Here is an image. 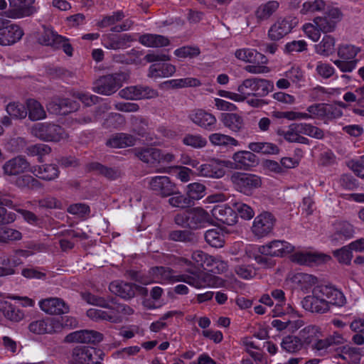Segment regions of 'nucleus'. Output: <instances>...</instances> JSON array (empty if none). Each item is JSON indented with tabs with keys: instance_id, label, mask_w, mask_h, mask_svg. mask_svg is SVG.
Returning <instances> with one entry per match:
<instances>
[{
	"instance_id": "17",
	"label": "nucleus",
	"mask_w": 364,
	"mask_h": 364,
	"mask_svg": "<svg viewBox=\"0 0 364 364\" xmlns=\"http://www.w3.org/2000/svg\"><path fill=\"white\" fill-rule=\"evenodd\" d=\"M259 252L271 257H284L292 253L295 247L289 242L284 240H274L264 245L259 246Z\"/></svg>"
},
{
	"instance_id": "33",
	"label": "nucleus",
	"mask_w": 364,
	"mask_h": 364,
	"mask_svg": "<svg viewBox=\"0 0 364 364\" xmlns=\"http://www.w3.org/2000/svg\"><path fill=\"white\" fill-rule=\"evenodd\" d=\"M109 291L123 298L129 299L135 294V287L129 283H124L119 281L112 282L109 287Z\"/></svg>"
},
{
	"instance_id": "4",
	"label": "nucleus",
	"mask_w": 364,
	"mask_h": 364,
	"mask_svg": "<svg viewBox=\"0 0 364 364\" xmlns=\"http://www.w3.org/2000/svg\"><path fill=\"white\" fill-rule=\"evenodd\" d=\"M230 181L235 191L247 196H252L262 185L261 176L242 172L233 173L230 176Z\"/></svg>"
},
{
	"instance_id": "52",
	"label": "nucleus",
	"mask_w": 364,
	"mask_h": 364,
	"mask_svg": "<svg viewBox=\"0 0 364 364\" xmlns=\"http://www.w3.org/2000/svg\"><path fill=\"white\" fill-rule=\"evenodd\" d=\"M4 206L12 207L11 201L9 199L0 197V225L11 223L15 220L14 214L7 213Z\"/></svg>"
},
{
	"instance_id": "51",
	"label": "nucleus",
	"mask_w": 364,
	"mask_h": 364,
	"mask_svg": "<svg viewBox=\"0 0 364 364\" xmlns=\"http://www.w3.org/2000/svg\"><path fill=\"white\" fill-rule=\"evenodd\" d=\"M161 156V151L155 148H149L138 153V157L145 163L151 165L156 164V159Z\"/></svg>"
},
{
	"instance_id": "3",
	"label": "nucleus",
	"mask_w": 364,
	"mask_h": 364,
	"mask_svg": "<svg viewBox=\"0 0 364 364\" xmlns=\"http://www.w3.org/2000/svg\"><path fill=\"white\" fill-rule=\"evenodd\" d=\"M129 78V74L127 72L103 75L95 81L92 90L100 95H111L115 93L122 86L123 82H127Z\"/></svg>"
},
{
	"instance_id": "1",
	"label": "nucleus",
	"mask_w": 364,
	"mask_h": 364,
	"mask_svg": "<svg viewBox=\"0 0 364 364\" xmlns=\"http://www.w3.org/2000/svg\"><path fill=\"white\" fill-rule=\"evenodd\" d=\"M346 302L342 291L332 286H318L313 289L311 295L301 301L302 307L311 313L325 314L332 306H343Z\"/></svg>"
},
{
	"instance_id": "50",
	"label": "nucleus",
	"mask_w": 364,
	"mask_h": 364,
	"mask_svg": "<svg viewBox=\"0 0 364 364\" xmlns=\"http://www.w3.org/2000/svg\"><path fill=\"white\" fill-rule=\"evenodd\" d=\"M294 129L298 130L301 134H304L316 139H322L323 136V132L322 130L309 124L299 123L298 125L294 127Z\"/></svg>"
},
{
	"instance_id": "41",
	"label": "nucleus",
	"mask_w": 364,
	"mask_h": 364,
	"mask_svg": "<svg viewBox=\"0 0 364 364\" xmlns=\"http://www.w3.org/2000/svg\"><path fill=\"white\" fill-rule=\"evenodd\" d=\"M248 148L254 152L267 155H276L279 153V148L271 142H251Z\"/></svg>"
},
{
	"instance_id": "11",
	"label": "nucleus",
	"mask_w": 364,
	"mask_h": 364,
	"mask_svg": "<svg viewBox=\"0 0 364 364\" xmlns=\"http://www.w3.org/2000/svg\"><path fill=\"white\" fill-rule=\"evenodd\" d=\"M233 168V164L228 160L213 159L208 164L200 165L198 168V174L202 177L220 178L227 170Z\"/></svg>"
},
{
	"instance_id": "28",
	"label": "nucleus",
	"mask_w": 364,
	"mask_h": 364,
	"mask_svg": "<svg viewBox=\"0 0 364 364\" xmlns=\"http://www.w3.org/2000/svg\"><path fill=\"white\" fill-rule=\"evenodd\" d=\"M102 340V335L94 331H78L65 337L67 342L98 343Z\"/></svg>"
},
{
	"instance_id": "40",
	"label": "nucleus",
	"mask_w": 364,
	"mask_h": 364,
	"mask_svg": "<svg viewBox=\"0 0 364 364\" xmlns=\"http://www.w3.org/2000/svg\"><path fill=\"white\" fill-rule=\"evenodd\" d=\"M335 44L336 40L333 36L325 35L321 41L315 45V50L321 55L329 56L334 53Z\"/></svg>"
},
{
	"instance_id": "23",
	"label": "nucleus",
	"mask_w": 364,
	"mask_h": 364,
	"mask_svg": "<svg viewBox=\"0 0 364 364\" xmlns=\"http://www.w3.org/2000/svg\"><path fill=\"white\" fill-rule=\"evenodd\" d=\"M40 309L48 314H63L69 311V306L57 297L48 298L39 301Z\"/></svg>"
},
{
	"instance_id": "54",
	"label": "nucleus",
	"mask_w": 364,
	"mask_h": 364,
	"mask_svg": "<svg viewBox=\"0 0 364 364\" xmlns=\"http://www.w3.org/2000/svg\"><path fill=\"white\" fill-rule=\"evenodd\" d=\"M232 206L240 218L244 220H251L255 215L254 210L242 202H235L232 203Z\"/></svg>"
},
{
	"instance_id": "27",
	"label": "nucleus",
	"mask_w": 364,
	"mask_h": 364,
	"mask_svg": "<svg viewBox=\"0 0 364 364\" xmlns=\"http://www.w3.org/2000/svg\"><path fill=\"white\" fill-rule=\"evenodd\" d=\"M188 216L191 217L188 227L192 229L204 228L213 223V219L209 214L200 208L189 210Z\"/></svg>"
},
{
	"instance_id": "61",
	"label": "nucleus",
	"mask_w": 364,
	"mask_h": 364,
	"mask_svg": "<svg viewBox=\"0 0 364 364\" xmlns=\"http://www.w3.org/2000/svg\"><path fill=\"white\" fill-rule=\"evenodd\" d=\"M302 153L300 150L295 151V156L294 157H283L280 160L281 166L284 169L294 168L299 164L301 158L302 157Z\"/></svg>"
},
{
	"instance_id": "49",
	"label": "nucleus",
	"mask_w": 364,
	"mask_h": 364,
	"mask_svg": "<svg viewBox=\"0 0 364 364\" xmlns=\"http://www.w3.org/2000/svg\"><path fill=\"white\" fill-rule=\"evenodd\" d=\"M188 198L191 200H199L205 195V187L200 183H192L187 186Z\"/></svg>"
},
{
	"instance_id": "35",
	"label": "nucleus",
	"mask_w": 364,
	"mask_h": 364,
	"mask_svg": "<svg viewBox=\"0 0 364 364\" xmlns=\"http://www.w3.org/2000/svg\"><path fill=\"white\" fill-rule=\"evenodd\" d=\"M31 172L43 180H53L58 176V168L52 164L33 166Z\"/></svg>"
},
{
	"instance_id": "18",
	"label": "nucleus",
	"mask_w": 364,
	"mask_h": 364,
	"mask_svg": "<svg viewBox=\"0 0 364 364\" xmlns=\"http://www.w3.org/2000/svg\"><path fill=\"white\" fill-rule=\"evenodd\" d=\"M119 95L127 100L149 99L156 97L158 92L148 86L135 85L121 90Z\"/></svg>"
},
{
	"instance_id": "55",
	"label": "nucleus",
	"mask_w": 364,
	"mask_h": 364,
	"mask_svg": "<svg viewBox=\"0 0 364 364\" xmlns=\"http://www.w3.org/2000/svg\"><path fill=\"white\" fill-rule=\"evenodd\" d=\"M183 143L194 149H201L205 146L207 141L198 134H188L183 139Z\"/></svg>"
},
{
	"instance_id": "62",
	"label": "nucleus",
	"mask_w": 364,
	"mask_h": 364,
	"mask_svg": "<svg viewBox=\"0 0 364 364\" xmlns=\"http://www.w3.org/2000/svg\"><path fill=\"white\" fill-rule=\"evenodd\" d=\"M333 255L339 262L346 264H350L353 257L352 250L348 245L334 251Z\"/></svg>"
},
{
	"instance_id": "9",
	"label": "nucleus",
	"mask_w": 364,
	"mask_h": 364,
	"mask_svg": "<svg viewBox=\"0 0 364 364\" xmlns=\"http://www.w3.org/2000/svg\"><path fill=\"white\" fill-rule=\"evenodd\" d=\"M185 275L174 274L173 270L165 267H154L149 272V277L143 279L141 282L147 285L151 283L161 284H173L178 282H184Z\"/></svg>"
},
{
	"instance_id": "36",
	"label": "nucleus",
	"mask_w": 364,
	"mask_h": 364,
	"mask_svg": "<svg viewBox=\"0 0 364 364\" xmlns=\"http://www.w3.org/2000/svg\"><path fill=\"white\" fill-rule=\"evenodd\" d=\"M321 336L322 331L321 328L315 325L306 326L299 332V338L304 346L314 343Z\"/></svg>"
},
{
	"instance_id": "44",
	"label": "nucleus",
	"mask_w": 364,
	"mask_h": 364,
	"mask_svg": "<svg viewBox=\"0 0 364 364\" xmlns=\"http://www.w3.org/2000/svg\"><path fill=\"white\" fill-rule=\"evenodd\" d=\"M209 140L211 144L213 146H218L225 148L230 146H239V142L235 139L230 136L220 133L211 134L209 136Z\"/></svg>"
},
{
	"instance_id": "63",
	"label": "nucleus",
	"mask_w": 364,
	"mask_h": 364,
	"mask_svg": "<svg viewBox=\"0 0 364 364\" xmlns=\"http://www.w3.org/2000/svg\"><path fill=\"white\" fill-rule=\"evenodd\" d=\"M21 238V233L19 231L5 227L0 228V242L17 240Z\"/></svg>"
},
{
	"instance_id": "2",
	"label": "nucleus",
	"mask_w": 364,
	"mask_h": 364,
	"mask_svg": "<svg viewBox=\"0 0 364 364\" xmlns=\"http://www.w3.org/2000/svg\"><path fill=\"white\" fill-rule=\"evenodd\" d=\"M5 176L16 177V184L18 186H28L33 188L36 186L38 181L31 176L23 175L31 168L27 161L21 156H16L6 161L2 166Z\"/></svg>"
},
{
	"instance_id": "8",
	"label": "nucleus",
	"mask_w": 364,
	"mask_h": 364,
	"mask_svg": "<svg viewBox=\"0 0 364 364\" xmlns=\"http://www.w3.org/2000/svg\"><path fill=\"white\" fill-rule=\"evenodd\" d=\"M273 83L261 78H248L237 87V91L247 96L264 97L273 89Z\"/></svg>"
},
{
	"instance_id": "20",
	"label": "nucleus",
	"mask_w": 364,
	"mask_h": 364,
	"mask_svg": "<svg viewBox=\"0 0 364 364\" xmlns=\"http://www.w3.org/2000/svg\"><path fill=\"white\" fill-rule=\"evenodd\" d=\"M28 328L31 332L40 335L60 331L62 325L58 319L48 318L33 321L29 324Z\"/></svg>"
},
{
	"instance_id": "10",
	"label": "nucleus",
	"mask_w": 364,
	"mask_h": 364,
	"mask_svg": "<svg viewBox=\"0 0 364 364\" xmlns=\"http://www.w3.org/2000/svg\"><path fill=\"white\" fill-rule=\"evenodd\" d=\"M31 132L40 139L47 141H61L65 140L68 136L60 127L41 122L33 127Z\"/></svg>"
},
{
	"instance_id": "45",
	"label": "nucleus",
	"mask_w": 364,
	"mask_h": 364,
	"mask_svg": "<svg viewBox=\"0 0 364 364\" xmlns=\"http://www.w3.org/2000/svg\"><path fill=\"white\" fill-rule=\"evenodd\" d=\"M279 5L277 1H269L257 9L255 16L260 21L267 20L278 9Z\"/></svg>"
},
{
	"instance_id": "46",
	"label": "nucleus",
	"mask_w": 364,
	"mask_h": 364,
	"mask_svg": "<svg viewBox=\"0 0 364 364\" xmlns=\"http://www.w3.org/2000/svg\"><path fill=\"white\" fill-rule=\"evenodd\" d=\"M107 144L112 148H125L134 144V139L125 134H117L112 136L107 142Z\"/></svg>"
},
{
	"instance_id": "43",
	"label": "nucleus",
	"mask_w": 364,
	"mask_h": 364,
	"mask_svg": "<svg viewBox=\"0 0 364 364\" xmlns=\"http://www.w3.org/2000/svg\"><path fill=\"white\" fill-rule=\"evenodd\" d=\"M205 239L210 246L221 247L225 242L223 230L219 227L210 229L206 231Z\"/></svg>"
},
{
	"instance_id": "26",
	"label": "nucleus",
	"mask_w": 364,
	"mask_h": 364,
	"mask_svg": "<svg viewBox=\"0 0 364 364\" xmlns=\"http://www.w3.org/2000/svg\"><path fill=\"white\" fill-rule=\"evenodd\" d=\"M132 38L129 34L108 33L102 36L103 45L105 48L112 50L125 48L129 42L132 41Z\"/></svg>"
},
{
	"instance_id": "25",
	"label": "nucleus",
	"mask_w": 364,
	"mask_h": 364,
	"mask_svg": "<svg viewBox=\"0 0 364 364\" xmlns=\"http://www.w3.org/2000/svg\"><path fill=\"white\" fill-rule=\"evenodd\" d=\"M211 213L214 218L224 224L232 225L237 222V214L226 204L215 205L212 209Z\"/></svg>"
},
{
	"instance_id": "30",
	"label": "nucleus",
	"mask_w": 364,
	"mask_h": 364,
	"mask_svg": "<svg viewBox=\"0 0 364 364\" xmlns=\"http://www.w3.org/2000/svg\"><path fill=\"white\" fill-rule=\"evenodd\" d=\"M233 168H247L253 166L257 161L255 154L248 151H240L232 156Z\"/></svg>"
},
{
	"instance_id": "58",
	"label": "nucleus",
	"mask_w": 364,
	"mask_h": 364,
	"mask_svg": "<svg viewBox=\"0 0 364 364\" xmlns=\"http://www.w3.org/2000/svg\"><path fill=\"white\" fill-rule=\"evenodd\" d=\"M262 167L264 173L267 175L272 173L282 174L283 173V168L281 164L277 161L270 159H266L262 161Z\"/></svg>"
},
{
	"instance_id": "29",
	"label": "nucleus",
	"mask_w": 364,
	"mask_h": 364,
	"mask_svg": "<svg viewBox=\"0 0 364 364\" xmlns=\"http://www.w3.org/2000/svg\"><path fill=\"white\" fill-rule=\"evenodd\" d=\"M79 103L69 99L60 100L58 103L52 102L48 105L47 109L50 113L60 112V114H72L79 109Z\"/></svg>"
},
{
	"instance_id": "24",
	"label": "nucleus",
	"mask_w": 364,
	"mask_h": 364,
	"mask_svg": "<svg viewBox=\"0 0 364 364\" xmlns=\"http://www.w3.org/2000/svg\"><path fill=\"white\" fill-rule=\"evenodd\" d=\"M292 20L290 18H279L268 31V37L272 41H279L287 35L293 28Z\"/></svg>"
},
{
	"instance_id": "42",
	"label": "nucleus",
	"mask_w": 364,
	"mask_h": 364,
	"mask_svg": "<svg viewBox=\"0 0 364 364\" xmlns=\"http://www.w3.org/2000/svg\"><path fill=\"white\" fill-rule=\"evenodd\" d=\"M104 309H98L94 308L90 309L87 311V315L92 320H106L112 323H117V321L119 320V316L112 314L111 309L105 308Z\"/></svg>"
},
{
	"instance_id": "13",
	"label": "nucleus",
	"mask_w": 364,
	"mask_h": 364,
	"mask_svg": "<svg viewBox=\"0 0 364 364\" xmlns=\"http://www.w3.org/2000/svg\"><path fill=\"white\" fill-rule=\"evenodd\" d=\"M275 218L269 212H263L256 216L253 220L251 230L257 238H262L269 235L273 230Z\"/></svg>"
},
{
	"instance_id": "53",
	"label": "nucleus",
	"mask_w": 364,
	"mask_h": 364,
	"mask_svg": "<svg viewBox=\"0 0 364 364\" xmlns=\"http://www.w3.org/2000/svg\"><path fill=\"white\" fill-rule=\"evenodd\" d=\"M313 22L324 33L333 31L336 26L334 20L328 18L326 16L316 17Z\"/></svg>"
},
{
	"instance_id": "22",
	"label": "nucleus",
	"mask_w": 364,
	"mask_h": 364,
	"mask_svg": "<svg viewBox=\"0 0 364 364\" xmlns=\"http://www.w3.org/2000/svg\"><path fill=\"white\" fill-rule=\"evenodd\" d=\"M149 188L163 197L175 193L176 186L167 176H155L149 180Z\"/></svg>"
},
{
	"instance_id": "34",
	"label": "nucleus",
	"mask_w": 364,
	"mask_h": 364,
	"mask_svg": "<svg viewBox=\"0 0 364 364\" xmlns=\"http://www.w3.org/2000/svg\"><path fill=\"white\" fill-rule=\"evenodd\" d=\"M33 250H16L13 256V267H0V277L12 275L15 273L14 267H16L22 263L18 257H28L34 254Z\"/></svg>"
},
{
	"instance_id": "39",
	"label": "nucleus",
	"mask_w": 364,
	"mask_h": 364,
	"mask_svg": "<svg viewBox=\"0 0 364 364\" xmlns=\"http://www.w3.org/2000/svg\"><path fill=\"white\" fill-rule=\"evenodd\" d=\"M1 311L9 320L18 322L24 318V312L6 301H1Z\"/></svg>"
},
{
	"instance_id": "64",
	"label": "nucleus",
	"mask_w": 364,
	"mask_h": 364,
	"mask_svg": "<svg viewBox=\"0 0 364 364\" xmlns=\"http://www.w3.org/2000/svg\"><path fill=\"white\" fill-rule=\"evenodd\" d=\"M172 195L173 196L168 199V203L171 206L179 208H184L189 205V199L184 197L179 192H176L175 191V193Z\"/></svg>"
},
{
	"instance_id": "59",
	"label": "nucleus",
	"mask_w": 364,
	"mask_h": 364,
	"mask_svg": "<svg viewBox=\"0 0 364 364\" xmlns=\"http://www.w3.org/2000/svg\"><path fill=\"white\" fill-rule=\"evenodd\" d=\"M325 2L323 0H315L304 3L301 13L303 14H313L321 11L325 7Z\"/></svg>"
},
{
	"instance_id": "19",
	"label": "nucleus",
	"mask_w": 364,
	"mask_h": 364,
	"mask_svg": "<svg viewBox=\"0 0 364 364\" xmlns=\"http://www.w3.org/2000/svg\"><path fill=\"white\" fill-rule=\"evenodd\" d=\"M212 256L206 254L202 250H194L191 253V259L181 258L179 264L184 267L188 272H193V269H199L210 267V262Z\"/></svg>"
},
{
	"instance_id": "15",
	"label": "nucleus",
	"mask_w": 364,
	"mask_h": 364,
	"mask_svg": "<svg viewBox=\"0 0 364 364\" xmlns=\"http://www.w3.org/2000/svg\"><path fill=\"white\" fill-rule=\"evenodd\" d=\"M10 9L7 16L11 18H21L33 15L38 11L33 6L35 0H9Z\"/></svg>"
},
{
	"instance_id": "7",
	"label": "nucleus",
	"mask_w": 364,
	"mask_h": 364,
	"mask_svg": "<svg viewBox=\"0 0 364 364\" xmlns=\"http://www.w3.org/2000/svg\"><path fill=\"white\" fill-rule=\"evenodd\" d=\"M38 41L43 46H50L53 49L62 48L68 56L73 55V48L69 43V39L59 35L53 28L43 26V31Z\"/></svg>"
},
{
	"instance_id": "12",
	"label": "nucleus",
	"mask_w": 364,
	"mask_h": 364,
	"mask_svg": "<svg viewBox=\"0 0 364 364\" xmlns=\"http://www.w3.org/2000/svg\"><path fill=\"white\" fill-rule=\"evenodd\" d=\"M316 282V278L311 274L293 271L288 274L284 285L289 289L306 293Z\"/></svg>"
},
{
	"instance_id": "37",
	"label": "nucleus",
	"mask_w": 364,
	"mask_h": 364,
	"mask_svg": "<svg viewBox=\"0 0 364 364\" xmlns=\"http://www.w3.org/2000/svg\"><path fill=\"white\" fill-rule=\"evenodd\" d=\"M272 296L277 301V304L273 313L274 316H280L284 314H291L293 317L299 316L297 311L290 305H288L286 311H282L280 309L282 303L284 302L285 296L284 292L281 289H274L272 291Z\"/></svg>"
},
{
	"instance_id": "5",
	"label": "nucleus",
	"mask_w": 364,
	"mask_h": 364,
	"mask_svg": "<svg viewBox=\"0 0 364 364\" xmlns=\"http://www.w3.org/2000/svg\"><path fill=\"white\" fill-rule=\"evenodd\" d=\"M82 297L90 304L111 309L112 314L119 316L117 323L121 322L127 316L133 313V310L130 307L118 304L114 299L106 301L103 298L95 296L90 293H83Z\"/></svg>"
},
{
	"instance_id": "57",
	"label": "nucleus",
	"mask_w": 364,
	"mask_h": 364,
	"mask_svg": "<svg viewBox=\"0 0 364 364\" xmlns=\"http://www.w3.org/2000/svg\"><path fill=\"white\" fill-rule=\"evenodd\" d=\"M124 16L122 11H117L111 16H105L102 21L97 23V26L100 28H107L122 21Z\"/></svg>"
},
{
	"instance_id": "60",
	"label": "nucleus",
	"mask_w": 364,
	"mask_h": 364,
	"mask_svg": "<svg viewBox=\"0 0 364 364\" xmlns=\"http://www.w3.org/2000/svg\"><path fill=\"white\" fill-rule=\"evenodd\" d=\"M222 120L226 127L234 132L238 131L242 126L240 115H224Z\"/></svg>"
},
{
	"instance_id": "32",
	"label": "nucleus",
	"mask_w": 364,
	"mask_h": 364,
	"mask_svg": "<svg viewBox=\"0 0 364 364\" xmlns=\"http://www.w3.org/2000/svg\"><path fill=\"white\" fill-rule=\"evenodd\" d=\"M176 72V67L170 63H155L149 68V77H168Z\"/></svg>"
},
{
	"instance_id": "31",
	"label": "nucleus",
	"mask_w": 364,
	"mask_h": 364,
	"mask_svg": "<svg viewBox=\"0 0 364 364\" xmlns=\"http://www.w3.org/2000/svg\"><path fill=\"white\" fill-rule=\"evenodd\" d=\"M259 246H250L246 250V254L250 258H253L262 268H271L275 265V262L268 257L269 255H264L259 252Z\"/></svg>"
},
{
	"instance_id": "16",
	"label": "nucleus",
	"mask_w": 364,
	"mask_h": 364,
	"mask_svg": "<svg viewBox=\"0 0 364 364\" xmlns=\"http://www.w3.org/2000/svg\"><path fill=\"white\" fill-rule=\"evenodd\" d=\"M23 36V31L21 28L10 21H3V26L0 28V45L10 46L20 41Z\"/></svg>"
},
{
	"instance_id": "6",
	"label": "nucleus",
	"mask_w": 364,
	"mask_h": 364,
	"mask_svg": "<svg viewBox=\"0 0 364 364\" xmlns=\"http://www.w3.org/2000/svg\"><path fill=\"white\" fill-rule=\"evenodd\" d=\"M104 353L100 349L89 346L75 348L68 357L70 364H101Z\"/></svg>"
},
{
	"instance_id": "48",
	"label": "nucleus",
	"mask_w": 364,
	"mask_h": 364,
	"mask_svg": "<svg viewBox=\"0 0 364 364\" xmlns=\"http://www.w3.org/2000/svg\"><path fill=\"white\" fill-rule=\"evenodd\" d=\"M281 345L284 350L289 353L296 352L301 350L304 346L300 338L296 336L285 337Z\"/></svg>"
},
{
	"instance_id": "56",
	"label": "nucleus",
	"mask_w": 364,
	"mask_h": 364,
	"mask_svg": "<svg viewBox=\"0 0 364 364\" xmlns=\"http://www.w3.org/2000/svg\"><path fill=\"white\" fill-rule=\"evenodd\" d=\"M358 52L357 48L347 44L340 45L337 50L338 56L341 60H353Z\"/></svg>"
},
{
	"instance_id": "47",
	"label": "nucleus",
	"mask_w": 364,
	"mask_h": 364,
	"mask_svg": "<svg viewBox=\"0 0 364 364\" xmlns=\"http://www.w3.org/2000/svg\"><path fill=\"white\" fill-rule=\"evenodd\" d=\"M191 120L200 127L213 130L216 128L217 121L214 115H192Z\"/></svg>"
},
{
	"instance_id": "14",
	"label": "nucleus",
	"mask_w": 364,
	"mask_h": 364,
	"mask_svg": "<svg viewBox=\"0 0 364 364\" xmlns=\"http://www.w3.org/2000/svg\"><path fill=\"white\" fill-rule=\"evenodd\" d=\"M184 282L196 289L220 288L228 286L226 282L221 277L209 273L203 274L197 277L185 275Z\"/></svg>"
},
{
	"instance_id": "38",
	"label": "nucleus",
	"mask_w": 364,
	"mask_h": 364,
	"mask_svg": "<svg viewBox=\"0 0 364 364\" xmlns=\"http://www.w3.org/2000/svg\"><path fill=\"white\" fill-rule=\"evenodd\" d=\"M139 42L147 47L159 48L169 45V40L161 35L158 34H144L140 36Z\"/></svg>"
},
{
	"instance_id": "21",
	"label": "nucleus",
	"mask_w": 364,
	"mask_h": 364,
	"mask_svg": "<svg viewBox=\"0 0 364 364\" xmlns=\"http://www.w3.org/2000/svg\"><path fill=\"white\" fill-rule=\"evenodd\" d=\"M329 259L330 257L328 255L309 251H296L291 255L292 262L303 265L319 264Z\"/></svg>"
}]
</instances>
